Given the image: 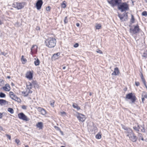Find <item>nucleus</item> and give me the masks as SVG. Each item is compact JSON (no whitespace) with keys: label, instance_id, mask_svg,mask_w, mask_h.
<instances>
[{"label":"nucleus","instance_id":"7c9ffc66","mask_svg":"<svg viewBox=\"0 0 147 147\" xmlns=\"http://www.w3.org/2000/svg\"><path fill=\"white\" fill-rule=\"evenodd\" d=\"M131 22V23H133L134 22V16L133 15H131V19L130 21Z\"/></svg>","mask_w":147,"mask_h":147},{"label":"nucleus","instance_id":"6e6d98bb","mask_svg":"<svg viewBox=\"0 0 147 147\" xmlns=\"http://www.w3.org/2000/svg\"><path fill=\"white\" fill-rule=\"evenodd\" d=\"M144 99H145V98L142 97V101L143 103H144V100H145Z\"/></svg>","mask_w":147,"mask_h":147},{"label":"nucleus","instance_id":"f3484780","mask_svg":"<svg viewBox=\"0 0 147 147\" xmlns=\"http://www.w3.org/2000/svg\"><path fill=\"white\" fill-rule=\"evenodd\" d=\"M125 133L127 134H131L133 133V132L131 129L129 128H127L125 130Z\"/></svg>","mask_w":147,"mask_h":147},{"label":"nucleus","instance_id":"a19ab883","mask_svg":"<svg viewBox=\"0 0 147 147\" xmlns=\"http://www.w3.org/2000/svg\"><path fill=\"white\" fill-rule=\"evenodd\" d=\"M65 2V1H64L63 2V3H62V7L63 8H65L66 7V5H65V3H64V2Z\"/></svg>","mask_w":147,"mask_h":147},{"label":"nucleus","instance_id":"f8f14e48","mask_svg":"<svg viewBox=\"0 0 147 147\" xmlns=\"http://www.w3.org/2000/svg\"><path fill=\"white\" fill-rule=\"evenodd\" d=\"M43 4L42 0H38L36 4V6L37 9H40Z\"/></svg>","mask_w":147,"mask_h":147},{"label":"nucleus","instance_id":"58836bf2","mask_svg":"<svg viewBox=\"0 0 147 147\" xmlns=\"http://www.w3.org/2000/svg\"><path fill=\"white\" fill-rule=\"evenodd\" d=\"M21 59L22 61H23L25 62L26 61V59L24 58V56L23 55H22V56Z\"/></svg>","mask_w":147,"mask_h":147},{"label":"nucleus","instance_id":"de8ad7c7","mask_svg":"<svg viewBox=\"0 0 147 147\" xmlns=\"http://www.w3.org/2000/svg\"><path fill=\"white\" fill-rule=\"evenodd\" d=\"M79 46V44L78 43H76L74 45V47L75 48L78 47Z\"/></svg>","mask_w":147,"mask_h":147},{"label":"nucleus","instance_id":"bb28decb","mask_svg":"<svg viewBox=\"0 0 147 147\" xmlns=\"http://www.w3.org/2000/svg\"><path fill=\"white\" fill-rule=\"evenodd\" d=\"M32 82H29L28 83V85H27V87L28 89H31L32 87Z\"/></svg>","mask_w":147,"mask_h":147},{"label":"nucleus","instance_id":"79ce46f5","mask_svg":"<svg viewBox=\"0 0 147 147\" xmlns=\"http://www.w3.org/2000/svg\"><path fill=\"white\" fill-rule=\"evenodd\" d=\"M96 51L97 53H99L100 54H102V51L100 50H98Z\"/></svg>","mask_w":147,"mask_h":147},{"label":"nucleus","instance_id":"052dcab7","mask_svg":"<svg viewBox=\"0 0 147 147\" xmlns=\"http://www.w3.org/2000/svg\"><path fill=\"white\" fill-rule=\"evenodd\" d=\"M0 130H3V128L2 127L0 126Z\"/></svg>","mask_w":147,"mask_h":147},{"label":"nucleus","instance_id":"a18cd8bd","mask_svg":"<svg viewBox=\"0 0 147 147\" xmlns=\"http://www.w3.org/2000/svg\"><path fill=\"white\" fill-rule=\"evenodd\" d=\"M1 54L3 55L4 56H6L7 55V53L3 52H1Z\"/></svg>","mask_w":147,"mask_h":147},{"label":"nucleus","instance_id":"f704fd0d","mask_svg":"<svg viewBox=\"0 0 147 147\" xmlns=\"http://www.w3.org/2000/svg\"><path fill=\"white\" fill-rule=\"evenodd\" d=\"M101 27V25L100 24H97L96 26V28L97 29H100Z\"/></svg>","mask_w":147,"mask_h":147},{"label":"nucleus","instance_id":"37998d69","mask_svg":"<svg viewBox=\"0 0 147 147\" xmlns=\"http://www.w3.org/2000/svg\"><path fill=\"white\" fill-rule=\"evenodd\" d=\"M27 106L25 105H23L22 107V109L24 110H26V109Z\"/></svg>","mask_w":147,"mask_h":147},{"label":"nucleus","instance_id":"bf43d9fd","mask_svg":"<svg viewBox=\"0 0 147 147\" xmlns=\"http://www.w3.org/2000/svg\"><path fill=\"white\" fill-rule=\"evenodd\" d=\"M76 26H77V27H79L80 26V24L79 23H77L76 24Z\"/></svg>","mask_w":147,"mask_h":147},{"label":"nucleus","instance_id":"39448f33","mask_svg":"<svg viewBox=\"0 0 147 147\" xmlns=\"http://www.w3.org/2000/svg\"><path fill=\"white\" fill-rule=\"evenodd\" d=\"M9 95L10 97L12 99L19 102H21V99L15 95L13 92H10L9 93Z\"/></svg>","mask_w":147,"mask_h":147},{"label":"nucleus","instance_id":"69168bd1","mask_svg":"<svg viewBox=\"0 0 147 147\" xmlns=\"http://www.w3.org/2000/svg\"><path fill=\"white\" fill-rule=\"evenodd\" d=\"M65 68H66V67H65V66H64V67H63V69H65Z\"/></svg>","mask_w":147,"mask_h":147},{"label":"nucleus","instance_id":"09e8293b","mask_svg":"<svg viewBox=\"0 0 147 147\" xmlns=\"http://www.w3.org/2000/svg\"><path fill=\"white\" fill-rule=\"evenodd\" d=\"M50 9H51V7L50 6H48L46 8V10L47 11H50Z\"/></svg>","mask_w":147,"mask_h":147},{"label":"nucleus","instance_id":"2eb2a0df","mask_svg":"<svg viewBox=\"0 0 147 147\" xmlns=\"http://www.w3.org/2000/svg\"><path fill=\"white\" fill-rule=\"evenodd\" d=\"M60 55V53L59 52L54 54L52 57V59L53 60H55L58 59L59 58Z\"/></svg>","mask_w":147,"mask_h":147},{"label":"nucleus","instance_id":"c03bdc74","mask_svg":"<svg viewBox=\"0 0 147 147\" xmlns=\"http://www.w3.org/2000/svg\"><path fill=\"white\" fill-rule=\"evenodd\" d=\"M64 22L65 24H66L67 23L68 20H67V17H66L65 18V19L64 20Z\"/></svg>","mask_w":147,"mask_h":147},{"label":"nucleus","instance_id":"c85d7f7f","mask_svg":"<svg viewBox=\"0 0 147 147\" xmlns=\"http://www.w3.org/2000/svg\"><path fill=\"white\" fill-rule=\"evenodd\" d=\"M142 97L145 98H147V94L145 92H143L142 94Z\"/></svg>","mask_w":147,"mask_h":147},{"label":"nucleus","instance_id":"9d476101","mask_svg":"<svg viewBox=\"0 0 147 147\" xmlns=\"http://www.w3.org/2000/svg\"><path fill=\"white\" fill-rule=\"evenodd\" d=\"M13 7L17 8L18 9H22L24 7V5L22 3L15 2L13 4Z\"/></svg>","mask_w":147,"mask_h":147},{"label":"nucleus","instance_id":"ea45409f","mask_svg":"<svg viewBox=\"0 0 147 147\" xmlns=\"http://www.w3.org/2000/svg\"><path fill=\"white\" fill-rule=\"evenodd\" d=\"M142 56L143 57H144L146 58L147 57V52H146L144 53Z\"/></svg>","mask_w":147,"mask_h":147},{"label":"nucleus","instance_id":"473e14b6","mask_svg":"<svg viewBox=\"0 0 147 147\" xmlns=\"http://www.w3.org/2000/svg\"><path fill=\"white\" fill-rule=\"evenodd\" d=\"M101 135L99 134H98L96 136V138L97 139H100L101 138Z\"/></svg>","mask_w":147,"mask_h":147},{"label":"nucleus","instance_id":"338daca9","mask_svg":"<svg viewBox=\"0 0 147 147\" xmlns=\"http://www.w3.org/2000/svg\"><path fill=\"white\" fill-rule=\"evenodd\" d=\"M7 78H8V79H9L10 78V76H7Z\"/></svg>","mask_w":147,"mask_h":147},{"label":"nucleus","instance_id":"ddd939ff","mask_svg":"<svg viewBox=\"0 0 147 147\" xmlns=\"http://www.w3.org/2000/svg\"><path fill=\"white\" fill-rule=\"evenodd\" d=\"M38 111L41 113V114L43 115H45L47 113L46 111L43 108L38 107Z\"/></svg>","mask_w":147,"mask_h":147},{"label":"nucleus","instance_id":"3c124183","mask_svg":"<svg viewBox=\"0 0 147 147\" xmlns=\"http://www.w3.org/2000/svg\"><path fill=\"white\" fill-rule=\"evenodd\" d=\"M135 84L137 86H138L140 85V83L139 82H135Z\"/></svg>","mask_w":147,"mask_h":147},{"label":"nucleus","instance_id":"c9c22d12","mask_svg":"<svg viewBox=\"0 0 147 147\" xmlns=\"http://www.w3.org/2000/svg\"><path fill=\"white\" fill-rule=\"evenodd\" d=\"M142 15L145 16H147V12L146 11H144L142 13Z\"/></svg>","mask_w":147,"mask_h":147},{"label":"nucleus","instance_id":"0e129e2a","mask_svg":"<svg viewBox=\"0 0 147 147\" xmlns=\"http://www.w3.org/2000/svg\"><path fill=\"white\" fill-rule=\"evenodd\" d=\"M57 129L58 130H60V129L58 127H57Z\"/></svg>","mask_w":147,"mask_h":147},{"label":"nucleus","instance_id":"f257e3e1","mask_svg":"<svg viewBox=\"0 0 147 147\" xmlns=\"http://www.w3.org/2000/svg\"><path fill=\"white\" fill-rule=\"evenodd\" d=\"M56 40L53 38H49L47 39L45 42V45L50 48L54 47L56 45Z\"/></svg>","mask_w":147,"mask_h":147},{"label":"nucleus","instance_id":"4468645a","mask_svg":"<svg viewBox=\"0 0 147 147\" xmlns=\"http://www.w3.org/2000/svg\"><path fill=\"white\" fill-rule=\"evenodd\" d=\"M26 77L27 78L30 80L32 78L33 74L30 71H28L26 74Z\"/></svg>","mask_w":147,"mask_h":147},{"label":"nucleus","instance_id":"13d9d810","mask_svg":"<svg viewBox=\"0 0 147 147\" xmlns=\"http://www.w3.org/2000/svg\"><path fill=\"white\" fill-rule=\"evenodd\" d=\"M2 113H0V119H1L2 118Z\"/></svg>","mask_w":147,"mask_h":147},{"label":"nucleus","instance_id":"6e6552de","mask_svg":"<svg viewBox=\"0 0 147 147\" xmlns=\"http://www.w3.org/2000/svg\"><path fill=\"white\" fill-rule=\"evenodd\" d=\"M127 136L128 137L130 140L133 142H136L137 140V137L133 132L131 134H127Z\"/></svg>","mask_w":147,"mask_h":147},{"label":"nucleus","instance_id":"393cba45","mask_svg":"<svg viewBox=\"0 0 147 147\" xmlns=\"http://www.w3.org/2000/svg\"><path fill=\"white\" fill-rule=\"evenodd\" d=\"M35 61H34V63L36 66H37L39 65L40 63L39 60L37 58V59H35Z\"/></svg>","mask_w":147,"mask_h":147},{"label":"nucleus","instance_id":"aec40b11","mask_svg":"<svg viewBox=\"0 0 147 147\" xmlns=\"http://www.w3.org/2000/svg\"><path fill=\"white\" fill-rule=\"evenodd\" d=\"M36 126L39 129H42L43 127V123L41 122H38L36 125Z\"/></svg>","mask_w":147,"mask_h":147},{"label":"nucleus","instance_id":"e433bc0d","mask_svg":"<svg viewBox=\"0 0 147 147\" xmlns=\"http://www.w3.org/2000/svg\"><path fill=\"white\" fill-rule=\"evenodd\" d=\"M55 103V101L54 100H53L51 101L50 102V105L53 107H54V104Z\"/></svg>","mask_w":147,"mask_h":147},{"label":"nucleus","instance_id":"4d7b16f0","mask_svg":"<svg viewBox=\"0 0 147 147\" xmlns=\"http://www.w3.org/2000/svg\"><path fill=\"white\" fill-rule=\"evenodd\" d=\"M3 82V80L0 79V83H2Z\"/></svg>","mask_w":147,"mask_h":147},{"label":"nucleus","instance_id":"f03ea898","mask_svg":"<svg viewBox=\"0 0 147 147\" xmlns=\"http://www.w3.org/2000/svg\"><path fill=\"white\" fill-rule=\"evenodd\" d=\"M129 27L130 28L129 32L133 36L139 33L140 29L138 24L136 25H133V26L130 25Z\"/></svg>","mask_w":147,"mask_h":147},{"label":"nucleus","instance_id":"8fccbe9b","mask_svg":"<svg viewBox=\"0 0 147 147\" xmlns=\"http://www.w3.org/2000/svg\"><path fill=\"white\" fill-rule=\"evenodd\" d=\"M122 127L125 130H126L127 129V127L124 125H122Z\"/></svg>","mask_w":147,"mask_h":147},{"label":"nucleus","instance_id":"20e7f679","mask_svg":"<svg viewBox=\"0 0 147 147\" xmlns=\"http://www.w3.org/2000/svg\"><path fill=\"white\" fill-rule=\"evenodd\" d=\"M108 3L113 7L115 6H117L118 7L119 5L121 3V0H111L108 1Z\"/></svg>","mask_w":147,"mask_h":147},{"label":"nucleus","instance_id":"5fc2aeb1","mask_svg":"<svg viewBox=\"0 0 147 147\" xmlns=\"http://www.w3.org/2000/svg\"><path fill=\"white\" fill-rule=\"evenodd\" d=\"M15 142L16 143H17V144H18L20 142V141L18 139H16L15 140Z\"/></svg>","mask_w":147,"mask_h":147},{"label":"nucleus","instance_id":"72a5a7b5","mask_svg":"<svg viewBox=\"0 0 147 147\" xmlns=\"http://www.w3.org/2000/svg\"><path fill=\"white\" fill-rule=\"evenodd\" d=\"M141 127H142V129H141V132L143 133H145V131L144 128V125H143V126H141Z\"/></svg>","mask_w":147,"mask_h":147},{"label":"nucleus","instance_id":"412c9836","mask_svg":"<svg viewBox=\"0 0 147 147\" xmlns=\"http://www.w3.org/2000/svg\"><path fill=\"white\" fill-rule=\"evenodd\" d=\"M133 129L137 133H138L139 131V129H140V125L138 124L137 127L136 126L133 127Z\"/></svg>","mask_w":147,"mask_h":147},{"label":"nucleus","instance_id":"a211bd4d","mask_svg":"<svg viewBox=\"0 0 147 147\" xmlns=\"http://www.w3.org/2000/svg\"><path fill=\"white\" fill-rule=\"evenodd\" d=\"M119 73V72L118 68L117 67H116L114 69V71L112 73V75H117Z\"/></svg>","mask_w":147,"mask_h":147},{"label":"nucleus","instance_id":"5701e85b","mask_svg":"<svg viewBox=\"0 0 147 147\" xmlns=\"http://www.w3.org/2000/svg\"><path fill=\"white\" fill-rule=\"evenodd\" d=\"M140 77H141V78L142 81L143 82L144 85L146 86V88H147V87L146 86V81L145 80L144 78L143 77V74H142V73H141V75L140 76Z\"/></svg>","mask_w":147,"mask_h":147},{"label":"nucleus","instance_id":"7ed1b4c3","mask_svg":"<svg viewBox=\"0 0 147 147\" xmlns=\"http://www.w3.org/2000/svg\"><path fill=\"white\" fill-rule=\"evenodd\" d=\"M118 9L121 12L128 11L129 9L128 5L126 3H121L118 7Z\"/></svg>","mask_w":147,"mask_h":147},{"label":"nucleus","instance_id":"1a4fd4ad","mask_svg":"<svg viewBox=\"0 0 147 147\" xmlns=\"http://www.w3.org/2000/svg\"><path fill=\"white\" fill-rule=\"evenodd\" d=\"M118 16L122 21H126L127 20V13L122 14H119Z\"/></svg>","mask_w":147,"mask_h":147},{"label":"nucleus","instance_id":"603ef678","mask_svg":"<svg viewBox=\"0 0 147 147\" xmlns=\"http://www.w3.org/2000/svg\"><path fill=\"white\" fill-rule=\"evenodd\" d=\"M6 136L7 137L9 138V140H10L11 139V136L10 135H9L8 134H6Z\"/></svg>","mask_w":147,"mask_h":147},{"label":"nucleus","instance_id":"864d4df0","mask_svg":"<svg viewBox=\"0 0 147 147\" xmlns=\"http://www.w3.org/2000/svg\"><path fill=\"white\" fill-rule=\"evenodd\" d=\"M28 89L27 90H28V94L30 93H31L32 92V91L30 90V89Z\"/></svg>","mask_w":147,"mask_h":147},{"label":"nucleus","instance_id":"e2e57ef3","mask_svg":"<svg viewBox=\"0 0 147 147\" xmlns=\"http://www.w3.org/2000/svg\"><path fill=\"white\" fill-rule=\"evenodd\" d=\"M140 139H141L142 141L144 140V139L143 138V137L142 138H141Z\"/></svg>","mask_w":147,"mask_h":147},{"label":"nucleus","instance_id":"6ab92c4d","mask_svg":"<svg viewBox=\"0 0 147 147\" xmlns=\"http://www.w3.org/2000/svg\"><path fill=\"white\" fill-rule=\"evenodd\" d=\"M37 47L36 45H33L31 49V51L33 53L36 52L37 51Z\"/></svg>","mask_w":147,"mask_h":147},{"label":"nucleus","instance_id":"9b49d317","mask_svg":"<svg viewBox=\"0 0 147 147\" xmlns=\"http://www.w3.org/2000/svg\"><path fill=\"white\" fill-rule=\"evenodd\" d=\"M77 117L79 121L82 122L84 121L86 119L85 116L82 114L78 113Z\"/></svg>","mask_w":147,"mask_h":147},{"label":"nucleus","instance_id":"49530a36","mask_svg":"<svg viewBox=\"0 0 147 147\" xmlns=\"http://www.w3.org/2000/svg\"><path fill=\"white\" fill-rule=\"evenodd\" d=\"M60 113L62 115H65L66 114V113L65 112H60Z\"/></svg>","mask_w":147,"mask_h":147},{"label":"nucleus","instance_id":"a878e982","mask_svg":"<svg viewBox=\"0 0 147 147\" xmlns=\"http://www.w3.org/2000/svg\"><path fill=\"white\" fill-rule=\"evenodd\" d=\"M72 106L75 109H77L78 110H79L80 109V107H79L78 106V105L76 104H75L74 103H73L72 105Z\"/></svg>","mask_w":147,"mask_h":147},{"label":"nucleus","instance_id":"774afa93","mask_svg":"<svg viewBox=\"0 0 147 147\" xmlns=\"http://www.w3.org/2000/svg\"><path fill=\"white\" fill-rule=\"evenodd\" d=\"M92 94V93L91 92H90L89 93V95L90 96H91Z\"/></svg>","mask_w":147,"mask_h":147},{"label":"nucleus","instance_id":"4be33fe9","mask_svg":"<svg viewBox=\"0 0 147 147\" xmlns=\"http://www.w3.org/2000/svg\"><path fill=\"white\" fill-rule=\"evenodd\" d=\"M32 86H34L35 88H39L38 85L36 81H32Z\"/></svg>","mask_w":147,"mask_h":147},{"label":"nucleus","instance_id":"dca6fc26","mask_svg":"<svg viewBox=\"0 0 147 147\" xmlns=\"http://www.w3.org/2000/svg\"><path fill=\"white\" fill-rule=\"evenodd\" d=\"M3 89L6 91H8L10 90V87L9 85L8 84H6L5 86L3 87Z\"/></svg>","mask_w":147,"mask_h":147},{"label":"nucleus","instance_id":"b1692460","mask_svg":"<svg viewBox=\"0 0 147 147\" xmlns=\"http://www.w3.org/2000/svg\"><path fill=\"white\" fill-rule=\"evenodd\" d=\"M6 102H7L5 100L0 99V104L1 105H5Z\"/></svg>","mask_w":147,"mask_h":147},{"label":"nucleus","instance_id":"c756f323","mask_svg":"<svg viewBox=\"0 0 147 147\" xmlns=\"http://www.w3.org/2000/svg\"><path fill=\"white\" fill-rule=\"evenodd\" d=\"M8 111L11 114L13 113L14 111L13 109L11 108H9L8 109Z\"/></svg>","mask_w":147,"mask_h":147},{"label":"nucleus","instance_id":"680f3d73","mask_svg":"<svg viewBox=\"0 0 147 147\" xmlns=\"http://www.w3.org/2000/svg\"><path fill=\"white\" fill-rule=\"evenodd\" d=\"M39 29H40V28H39V27H37V28H36V30H39Z\"/></svg>","mask_w":147,"mask_h":147},{"label":"nucleus","instance_id":"cd10ccee","mask_svg":"<svg viewBox=\"0 0 147 147\" xmlns=\"http://www.w3.org/2000/svg\"><path fill=\"white\" fill-rule=\"evenodd\" d=\"M22 94L24 96H27L28 94V90H27L26 91V92H24V91L22 92Z\"/></svg>","mask_w":147,"mask_h":147},{"label":"nucleus","instance_id":"4c0bfd02","mask_svg":"<svg viewBox=\"0 0 147 147\" xmlns=\"http://www.w3.org/2000/svg\"><path fill=\"white\" fill-rule=\"evenodd\" d=\"M138 136L139 138V139L140 140L141 138H142L143 137L141 133H139V132H138Z\"/></svg>","mask_w":147,"mask_h":147},{"label":"nucleus","instance_id":"2f4dec72","mask_svg":"<svg viewBox=\"0 0 147 147\" xmlns=\"http://www.w3.org/2000/svg\"><path fill=\"white\" fill-rule=\"evenodd\" d=\"M5 94L2 92L0 93V97L1 98H4L5 97Z\"/></svg>","mask_w":147,"mask_h":147},{"label":"nucleus","instance_id":"0eeeda50","mask_svg":"<svg viewBox=\"0 0 147 147\" xmlns=\"http://www.w3.org/2000/svg\"><path fill=\"white\" fill-rule=\"evenodd\" d=\"M126 98L131 99L132 103L134 102L136 100V97L134 95H133L132 93H129L127 94L126 97Z\"/></svg>","mask_w":147,"mask_h":147},{"label":"nucleus","instance_id":"423d86ee","mask_svg":"<svg viewBox=\"0 0 147 147\" xmlns=\"http://www.w3.org/2000/svg\"><path fill=\"white\" fill-rule=\"evenodd\" d=\"M18 116L20 119L24 121H28L29 120V119L23 113H19L18 114Z\"/></svg>","mask_w":147,"mask_h":147}]
</instances>
